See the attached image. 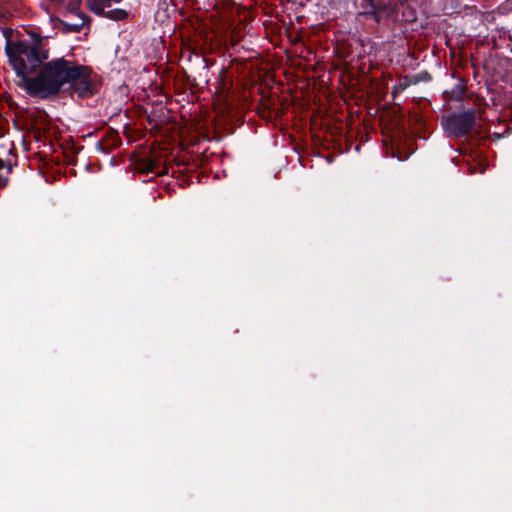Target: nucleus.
Returning a JSON list of instances; mask_svg holds the SVG:
<instances>
[{
    "label": "nucleus",
    "instance_id": "f257e3e1",
    "mask_svg": "<svg viewBox=\"0 0 512 512\" xmlns=\"http://www.w3.org/2000/svg\"><path fill=\"white\" fill-rule=\"evenodd\" d=\"M8 64L15 74V85L32 96V28L23 25L2 29Z\"/></svg>",
    "mask_w": 512,
    "mask_h": 512
},
{
    "label": "nucleus",
    "instance_id": "f03ea898",
    "mask_svg": "<svg viewBox=\"0 0 512 512\" xmlns=\"http://www.w3.org/2000/svg\"><path fill=\"white\" fill-rule=\"evenodd\" d=\"M83 70L85 68L76 61L64 57L43 63L34 76V96L47 98L57 95L64 85L72 83Z\"/></svg>",
    "mask_w": 512,
    "mask_h": 512
},
{
    "label": "nucleus",
    "instance_id": "7ed1b4c3",
    "mask_svg": "<svg viewBox=\"0 0 512 512\" xmlns=\"http://www.w3.org/2000/svg\"><path fill=\"white\" fill-rule=\"evenodd\" d=\"M443 115L441 119L442 128L450 139L468 137L477 125V110L475 108L463 109Z\"/></svg>",
    "mask_w": 512,
    "mask_h": 512
},
{
    "label": "nucleus",
    "instance_id": "20e7f679",
    "mask_svg": "<svg viewBox=\"0 0 512 512\" xmlns=\"http://www.w3.org/2000/svg\"><path fill=\"white\" fill-rule=\"evenodd\" d=\"M34 144H38L37 148L39 149L41 147V144L44 147L48 148V152L44 151H34V162L37 161V170L38 174L44 179L45 182H48V178L45 175V170L51 166L48 161V153H51L53 151L52 144L46 143V138L42 139L40 130L36 127V111L34 110Z\"/></svg>",
    "mask_w": 512,
    "mask_h": 512
},
{
    "label": "nucleus",
    "instance_id": "39448f33",
    "mask_svg": "<svg viewBox=\"0 0 512 512\" xmlns=\"http://www.w3.org/2000/svg\"><path fill=\"white\" fill-rule=\"evenodd\" d=\"M49 53L48 37L42 36L41 31L34 27V73L37 66L49 58Z\"/></svg>",
    "mask_w": 512,
    "mask_h": 512
},
{
    "label": "nucleus",
    "instance_id": "423d86ee",
    "mask_svg": "<svg viewBox=\"0 0 512 512\" xmlns=\"http://www.w3.org/2000/svg\"><path fill=\"white\" fill-rule=\"evenodd\" d=\"M81 67H84L85 70H83L81 75L69 84L80 97L84 98L93 94V85L91 80L92 69L86 65H81Z\"/></svg>",
    "mask_w": 512,
    "mask_h": 512
},
{
    "label": "nucleus",
    "instance_id": "0eeeda50",
    "mask_svg": "<svg viewBox=\"0 0 512 512\" xmlns=\"http://www.w3.org/2000/svg\"><path fill=\"white\" fill-rule=\"evenodd\" d=\"M161 165V159L159 156L147 155L140 158L136 162V168L140 173L148 174V173H157L161 174L158 171Z\"/></svg>",
    "mask_w": 512,
    "mask_h": 512
},
{
    "label": "nucleus",
    "instance_id": "6e6552de",
    "mask_svg": "<svg viewBox=\"0 0 512 512\" xmlns=\"http://www.w3.org/2000/svg\"><path fill=\"white\" fill-rule=\"evenodd\" d=\"M362 11L360 15L366 18H372L375 22L380 23L383 17L384 7H380L374 0H361Z\"/></svg>",
    "mask_w": 512,
    "mask_h": 512
},
{
    "label": "nucleus",
    "instance_id": "1a4fd4ad",
    "mask_svg": "<svg viewBox=\"0 0 512 512\" xmlns=\"http://www.w3.org/2000/svg\"><path fill=\"white\" fill-rule=\"evenodd\" d=\"M121 145V139L117 133L112 132L109 137L103 138L97 142L96 147L99 151L109 154L113 149Z\"/></svg>",
    "mask_w": 512,
    "mask_h": 512
},
{
    "label": "nucleus",
    "instance_id": "9d476101",
    "mask_svg": "<svg viewBox=\"0 0 512 512\" xmlns=\"http://www.w3.org/2000/svg\"><path fill=\"white\" fill-rule=\"evenodd\" d=\"M65 32H80L85 24V15L83 13L78 14V20L74 23L68 21H61Z\"/></svg>",
    "mask_w": 512,
    "mask_h": 512
},
{
    "label": "nucleus",
    "instance_id": "9b49d317",
    "mask_svg": "<svg viewBox=\"0 0 512 512\" xmlns=\"http://www.w3.org/2000/svg\"><path fill=\"white\" fill-rule=\"evenodd\" d=\"M97 13L98 14L102 13L107 18L112 19V20H123V19L127 18V16H128V12L124 9H112L107 12H105V11L100 12V10H99Z\"/></svg>",
    "mask_w": 512,
    "mask_h": 512
},
{
    "label": "nucleus",
    "instance_id": "f8f14e48",
    "mask_svg": "<svg viewBox=\"0 0 512 512\" xmlns=\"http://www.w3.org/2000/svg\"><path fill=\"white\" fill-rule=\"evenodd\" d=\"M409 86V83L407 82H401L399 83L398 85L394 86L393 87V94L395 95L397 92H402L404 91L407 87Z\"/></svg>",
    "mask_w": 512,
    "mask_h": 512
},
{
    "label": "nucleus",
    "instance_id": "ddd939ff",
    "mask_svg": "<svg viewBox=\"0 0 512 512\" xmlns=\"http://www.w3.org/2000/svg\"><path fill=\"white\" fill-rule=\"evenodd\" d=\"M5 167V162L0 158V170ZM7 178H3L0 176V188L5 187L7 185Z\"/></svg>",
    "mask_w": 512,
    "mask_h": 512
},
{
    "label": "nucleus",
    "instance_id": "4468645a",
    "mask_svg": "<svg viewBox=\"0 0 512 512\" xmlns=\"http://www.w3.org/2000/svg\"><path fill=\"white\" fill-rule=\"evenodd\" d=\"M83 149V147H80V148H75L74 150V153L78 154L80 152V150Z\"/></svg>",
    "mask_w": 512,
    "mask_h": 512
},
{
    "label": "nucleus",
    "instance_id": "2eb2a0df",
    "mask_svg": "<svg viewBox=\"0 0 512 512\" xmlns=\"http://www.w3.org/2000/svg\"><path fill=\"white\" fill-rule=\"evenodd\" d=\"M7 169H8V172L10 173V172L12 171V166L9 164V165L7 166Z\"/></svg>",
    "mask_w": 512,
    "mask_h": 512
}]
</instances>
